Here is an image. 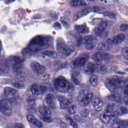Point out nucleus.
Returning a JSON list of instances; mask_svg holds the SVG:
<instances>
[{
  "label": "nucleus",
  "mask_w": 128,
  "mask_h": 128,
  "mask_svg": "<svg viewBox=\"0 0 128 128\" xmlns=\"http://www.w3.org/2000/svg\"><path fill=\"white\" fill-rule=\"evenodd\" d=\"M75 30L78 32L75 38L76 40V42L72 46L68 47V46L62 42V39H58L57 41V50L59 54H62L64 56H68L74 52V46L78 48L80 46H82L83 44H86V48L87 50H92L96 46V44L90 42L96 40V36H86L84 38H82V36L80 34H86L90 32V28L86 26V24H84L80 26H76L75 27Z\"/></svg>",
  "instance_id": "f257e3e1"
},
{
  "label": "nucleus",
  "mask_w": 128,
  "mask_h": 128,
  "mask_svg": "<svg viewBox=\"0 0 128 128\" xmlns=\"http://www.w3.org/2000/svg\"><path fill=\"white\" fill-rule=\"evenodd\" d=\"M105 86L111 92L122 88L121 92L124 96L114 92L111 96H108V99L109 100L116 102V104H122L124 102V99L128 98V83L126 87L122 88L120 78L118 76H114L112 78H107L105 80Z\"/></svg>",
  "instance_id": "f03ea898"
},
{
  "label": "nucleus",
  "mask_w": 128,
  "mask_h": 128,
  "mask_svg": "<svg viewBox=\"0 0 128 128\" xmlns=\"http://www.w3.org/2000/svg\"><path fill=\"white\" fill-rule=\"evenodd\" d=\"M125 38L126 36L124 34H120L114 36V38H108L104 44L102 43L98 44V50H99V52H96L92 56L94 60L96 61L97 66H100L102 60H112V56L110 54L104 52L101 53L100 52H104V50L107 52L112 44H118L122 42H124Z\"/></svg>",
  "instance_id": "7ed1b4c3"
},
{
  "label": "nucleus",
  "mask_w": 128,
  "mask_h": 128,
  "mask_svg": "<svg viewBox=\"0 0 128 128\" xmlns=\"http://www.w3.org/2000/svg\"><path fill=\"white\" fill-rule=\"evenodd\" d=\"M94 94L88 92L86 90L81 91L78 97V100L80 102V104L82 106H86L90 103L96 112H101L102 107L104 106V101L98 98H94L92 100Z\"/></svg>",
  "instance_id": "20e7f679"
},
{
  "label": "nucleus",
  "mask_w": 128,
  "mask_h": 128,
  "mask_svg": "<svg viewBox=\"0 0 128 128\" xmlns=\"http://www.w3.org/2000/svg\"><path fill=\"white\" fill-rule=\"evenodd\" d=\"M44 36H38L34 38L29 42L27 48L22 50L23 58L32 52H38L42 50L46 46V42H44Z\"/></svg>",
  "instance_id": "39448f33"
},
{
  "label": "nucleus",
  "mask_w": 128,
  "mask_h": 128,
  "mask_svg": "<svg viewBox=\"0 0 128 128\" xmlns=\"http://www.w3.org/2000/svg\"><path fill=\"white\" fill-rule=\"evenodd\" d=\"M88 56L84 54H80L76 60L72 61L70 64V66L72 69V80L74 84L78 86L82 82V76L80 73L74 70L75 68H78L79 66H84Z\"/></svg>",
  "instance_id": "423d86ee"
},
{
  "label": "nucleus",
  "mask_w": 128,
  "mask_h": 128,
  "mask_svg": "<svg viewBox=\"0 0 128 128\" xmlns=\"http://www.w3.org/2000/svg\"><path fill=\"white\" fill-rule=\"evenodd\" d=\"M53 86L58 92H68L71 96H74L76 94V90L72 84L62 76H60L52 81Z\"/></svg>",
  "instance_id": "0eeeda50"
},
{
  "label": "nucleus",
  "mask_w": 128,
  "mask_h": 128,
  "mask_svg": "<svg viewBox=\"0 0 128 128\" xmlns=\"http://www.w3.org/2000/svg\"><path fill=\"white\" fill-rule=\"evenodd\" d=\"M53 86L58 92H68L71 96H74L76 94V90L72 84L62 76H60L52 81Z\"/></svg>",
  "instance_id": "6e6552de"
},
{
  "label": "nucleus",
  "mask_w": 128,
  "mask_h": 128,
  "mask_svg": "<svg viewBox=\"0 0 128 128\" xmlns=\"http://www.w3.org/2000/svg\"><path fill=\"white\" fill-rule=\"evenodd\" d=\"M10 60L12 62V72L18 76H20V78H26V74L22 73V62H24V60H21L18 56H10Z\"/></svg>",
  "instance_id": "1a4fd4ad"
},
{
  "label": "nucleus",
  "mask_w": 128,
  "mask_h": 128,
  "mask_svg": "<svg viewBox=\"0 0 128 128\" xmlns=\"http://www.w3.org/2000/svg\"><path fill=\"white\" fill-rule=\"evenodd\" d=\"M18 99L16 98H11L8 100H3L0 101V112L5 114V116H12V109L10 108L8 105V102L12 106H20L18 103Z\"/></svg>",
  "instance_id": "9d476101"
},
{
  "label": "nucleus",
  "mask_w": 128,
  "mask_h": 128,
  "mask_svg": "<svg viewBox=\"0 0 128 128\" xmlns=\"http://www.w3.org/2000/svg\"><path fill=\"white\" fill-rule=\"evenodd\" d=\"M102 116L103 118V122L105 124H108L110 122L112 126H115L116 128H126L128 126V120H120L118 118L110 120V116L106 113L103 114L102 116H100V118H102Z\"/></svg>",
  "instance_id": "9b49d317"
},
{
  "label": "nucleus",
  "mask_w": 128,
  "mask_h": 128,
  "mask_svg": "<svg viewBox=\"0 0 128 128\" xmlns=\"http://www.w3.org/2000/svg\"><path fill=\"white\" fill-rule=\"evenodd\" d=\"M114 24L112 22H105L102 24L96 25L95 27L94 33L96 36H99L102 38H104L108 36V26L110 24Z\"/></svg>",
  "instance_id": "f8f14e48"
},
{
  "label": "nucleus",
  "mask_w": 128,
  "mask_h": 128,
  "mask_svg": "<svg viewBox=\"0 0 128 128\" xmlns=\"http://www.w3.org/2000/svg\"><path fill=\"white\" fill-rule=\"evenodd\" d=\"M46 86H40L38 89V86L34 84L30 86V88L32 94H35L36 96H38L40 92H46V90H48V92H54V90L52 88L50 84H46Z\"/></svg>",
  "instance_id": "ddd939ff"
},
{
  "label": "nucleus",
  "mask_w": 128,
  "mask_h": 128,
  "mask_svg": "<svg viewBox=\"0 0 128 128\" xmlns=\"http://www.w3.org/2000/svg\"><path fill=\"white\" fill-rule=\"evenodd\" d=\"M38 111L40 114L43 116V120L48 124L50 122H52L53 120L50 117L52 112L48 110V108L45 105H41L38 108Z\"/></svg>",
  "instance_id": "4468645a"
},
{
  "label": "nucleus",
  "mask_w": 128,
  "mask_h": 128,
  "mask_svg": "<svg viewBox=\"0 0 128 128\" xmlns=\"http://www.w3.org/2000/svg\"><path fill=\"white\" fill-rule=\"evenodd\" d=\"M44 100L49 108L56 110V103L54 102V94L50 93L46 94Z\"/></svg>",
  "instance_id": "2eb2a0df"
},
{
  "label": "nucleus",
  "mask_w": 128,
  "mask_h": 128,
  "mask_svg": "<svg viewBox=\"0 0 128 128\" xmlns=\"http://www.w3.org/2000/svg\"><path fill=\"white\" fill-rule=\"evenodd\" d=\"M27 103L29 104L28 108L29 112L34 114V112H38V109L36 108V103L32 96H30L28 98Z\"/></svg>",
  "instance_id": "dca6fc26"
},
{
  "label": "nucleus",
  "mask_w": 128,
  "mask_h": 128,
  "mask_svg": "<svg viewBox=\"0 0 128 128\" xmlns=\"http://www.w3.org/2000/svg\"><path fill=\"white\" fill-rule=\"evenodd\" d=\"M31 68L36 74H44L46 68L43 66H40V64L36 62H33L30 64Z\"/></svg>",
  "instance_id": "f3484780"
},
{
  "label": "nucleus",
  "mask_w": 128,
  "mask_h": 128,
  "mask_svg": "<svg viewBox=\"0 0 128 128\" xmlns=\"http://www.w3.org/2000/svg\"><path fill=\"white\" fill-rule=\"evenodd\" d=\"M120 110L114 111L111 114V116L113 118H118V116L120 114H128V108L126 107H121L120 108Z\"/></svg>",
  "instance_id": "a211bd4d"
},
{
  "label": "nucleus",
  "mask_w": 128,
  "mask_h": 128,
  "mask_svg": "<svg viewBox=\"0 0 128 128\" xmlns=\"http://www.w3.org/2000/svg\"><path fill=\"white\" fill-rule=\"evenodd\" d=\"M60 106L62 110H64L68 106V104L72 102V99H66L62 97L60 100Z\"/></svg>",
  "instance_id": "6ab92c4d"
},
{
  "label": "nucleus",
  "mask_w": 128,
  "mask_h": 128,
  "mask_svg": "<svg viewBox=\"0 0 128 128\" xmlns=\"http://www.w3.org/2000/svg\"><path fill=\"white\" fill-rule=\"evenodd\" d=\"M60 22H62L63 26H64L65 28L68 29L70 28L72 22L67 17H62L61 18H60Z\"/></svg>",
  "instance_id": "aec40b11"
},
{
  "label": "nucleus",
  "mask_w": 128,
  "mask_h": 128,
  "mask_svg": "<svg viewBox=\"0 0 128 128\" xmlns=\"http://www.w3.org/2000/svg\"><path fill=\"white\" fill-rule=\"evenodd\" d=\"M96 70V67H94V64L92 62H89L88 64L87 70H85L84 72L88 76H90V74L94 72V70Z\"/></svg>",
  "instance_id": "412c9836"
},
{
  "label": "nucleus",
  "mask_w": 128,
  "mask_h": 128,
  "mask_svg": "<svg viewBox=\"0 0 128 128\" xmlns=\"http://www.w3.org/2000/svg\"><path fill=\"white\" fill-rule=\"evenodd\" d=\"M13 86L16 88H24V83L20 78H16V82L13 84Z\"/></svg>",
  "instance_id": "4be33fe9"
},
{
  "label": "nucleus",
  "mask_w": 128,
  "mask_h": 128,
  "mask_svg": "<svg viewBox=\"0 0 128 128\" xmlns=\"http://www.w3.org/2000/svg\"><path fill=\"white\" fill-rule=\"evenodd\" d=\"M50 17L51 18V20H46L43 21L44 24H50L52 23V22H56V20H58V16H56V14H51L50 15Z\"/></svg>",
  "instance_id": "5701e85b"
},
{
  "label": "nucleus",
  "mask_w": 128,
  "mask_h": 128,
  "mask_svg": "<svg viewBox=\"0 0 128 128\" xmlns=\"http://www.w3.org/2000/svg\"><path fill=\"white\" fill-rule=\"evenodd\" d=\"M42 56H49L50 58H56L57 55L56 52H52L50 51H42L41 52Z\"/></svg>",
  "instance_id": "b1692460"
},
{
  "label": "nucleus",
  "mask_w": 128,
  "mask_h": 128,
  "mask_svg": "<svg viewBox=\"0 0 128 128\" xmlns=\"http://www.w3.org/2000/svg\"><path fill=\"white\" fill-rule=\"evenodd\" d=\"M89 80L92 86H96L98 80V76L96 75H92L89 78Z\"/></svg>",
  "instance_id": "393cba45"
},
{
  "label": "nucleus",
  "mask_w": 128,
  "mask_h": 128,
  "mask_svg": "<svg viewBox=\"0 0 128 128\" xmlns=\"http://www.w3.org/2000/svg\"><path fill=\"white\" fill-rule=\"evenodd\" d=\"M64 118L67 120H70V126H72L73 128H78V123L73 121L72 119L70 118V116L69 115H65Z\"/></svg>",
  "instance_id": "a878e982"
},
{
  "label": "nucleus",
  "mask_w": 128,
  "mask_h": 128,
  "mask_svg": "<svg viewBox=\"0 0 128 128\" xmlns=\"http://www.w3.org/2000/svg\"><path fill=\"white\" fill-rule=\"evenodd\" d=\"M114 104H110L108 105V106L106 107V112H108V114L110 112V116H111V118L110 117V120H114V118H112V114L114 112H112V111L114 110Z\"/></svg>",
  "instance_id": "bb28decb"
},
{
  "label": "nucleus",
  "mask_w": 128,
  "mask_h": 128,
  "mask_svg": "<svg viewBox=\"0 0 128 128\" xmlns=\"http://www.w3.org/2000/svg\"><path fill=\"white\" fill-rule=\"evenodd\" d=\"M68 112L70 114H76L78 112V108L76 105H72L70 107Z\"/></svg>",
  "instance_id": "cd10ccee"
},
{
  "label": "nucleus",
  "mask_w": 128,
  "mask_h": 128,
  "mask_svg": "<svg viewBox=\"0 0 128 128\" xmlns=\"http://www.w3.org/2000/svg\"><path fill=\"white\" fill-rule=\"evenodd\" d=\"M90 110L88 109H82L80 112V114L82 118H87L90 114Z\"/></svg>",
  "instance_id": "c85d7f7f"
},
{
  "label": "nucleus",
  "mask_w": 128,
  "mask_h": 128,
  "mask_svg": "<svg viewBox=\"0 0 128 128\" xmlns=\"http://www.w3.org/2000/svg\"><path fill=\"white\" fill-rule=\"evenodd\" d=\"M26 118L32 124H34V122L36 120V118L34 116L30 114L26 116Z\"/></svg>",
  "instance_id": "c756f323"
},
{
  "label": "nucleus",
  "mask_w": 128,
  "mask_h": 128,
  "mask_svg": "<svg viewBox=\"0 0 128 128\" xmlns=\"http://www.w3.org/2000/svg\"><path fill=\"white\" fill-rule=\"evenodd\" d=\"M92 12V10H90V8H89L88 9L85 8L82 10V11L80 12L81 14V16H86L88 14H90Z\"/></svg>",
  "instance_id": "7c9ffc66"
},
{
  "label": "nucleus",
  "mask_w": 128,
  "mask_h": 128,
  "mask_svg": "<svg viewBox=\"0 0 128 128\" xmlns=\"http://www.w3.org/2000/svg\"><path fill=\"white\" fill-rule=\"evenodd\" d=\"M12 91V88L7 87L4 88V96L10 95V92Z\"/></svg>",
  "instance_id": "2f4dec72"
},
{
  "label": "nucleus",
  "mask_w": 128,
  "mask_h": 128,
  "mask_svg": "<svg viewBox=\"0 0 128 128\" xmlns=\"http://www.w3.org/2000/svg\"><path fill=\"white\" fill-rule=\"evenodd\" d=\"M33 124H34V126H38V128H42V126H44L42 125V123L38 120L35 121Z\"/></svg>",
  "instance_id": "473e14b6"
},
{
  "label": "nucleus",
  "mask_w": 128,
  "mask_h": 128,
  "mask_svg": "<svg viewBox=\"0 0 128 128\" xmlns=\"http://www.w3.org/2000/svg\"><path fill=\"white\" fill-rule=\"evenodd\" d=\"M120 29L122 32H126L128 30V24H122L120 26Z\"/></svg>",
  "instance_id": "72a5a7b5"
},
{
  "label": "nucleus",
  "mask_w": 128,
  "mask_h": 128,
  "mask_svg": "<svg viewBox=\"0 0 128 128\" xmlns=\"http://www.w3.org/2000/svg\"><path fill=\"white\" fill-rule=\"evenodd\" d=\"M108 70V67L106 66H102L100 68V72L102 74H104V72H106Z\"/></svg>",
  "instance_id": "f704fd0d"
},
{
  "label": "nucleus",
  "mask_w": 128,
  "mask_h": 128,
  "mask_svg": "<svg viewBox=\"0 0 128 128\" xmlns=\"http://www.w3.org/2000/svg\"><path fill=\"white\" fill-rule=\"evenodd\" d=\"M70 6L72 8H76L78 6L76 0H72L70 2Z\"/></svg>",
  "instance_id": "c9c22d12"
},
{
  "label": "nucleus",
  "mask_w": 128,
  "mask_h": 128,
  "mask_svg": "<svg viewBox=\"0 0 128 128\" xmlns=\"http://www.w3.org/2000/svg\"><path fill=\"white\" fill-rule=\"evenodd\" d=\"M77 6H86L84 4V0H76Z\"/></svg>",
  "instance_id": "e433bc0d"
},
{
  "label": "nucleus",
  "mask_w": 128,
  "mask_h": 128,
  "mask_svg": "<svg viewBox=\"0 0 128 128\" xmlns=\"http://www.w3.org/2000/svg\"><path fill=\"white\" fill-rule=\"evenodd\" d=\"M68 66V62H66L64 64H62L61 67L59 66V70H62V68H66Z\"/></svg>",
  "instance_id": "4c0bfd02"
},
{
  "label": "nucleus",
  "mask_w": 128,
  "mask_h": 128,
  "mask_svg": "<svg viewBox=\"0 0 128 128\" xmlns=\"http://www.w3.org/2000/svg\"><path fill=\"white\" fill-rule=\"evenodd\" d=\"M101 10L100 8L98 6H94L92 9V11L93 12H100Z\"/></svg>",
  "instance_id": "58836bf2"
},
{
  "label": "nucleus",
  "mask_w": 128,
  "mask_h": 128,
  "mask_svg": "<svg viewBox=\"0 0 128 128\" xmlns=\"http://www.w3.org/2000/svg\"><path fill=\"white\" fill-rule=\"evenodd\" d=\"M80 17H82V15L80 14V12H78L74 15V20H79Z\"/></svg>",
  "instance_id": "ea45409f"
},
{
  "label": "nucleus",
  "mask_w": 128,
  "mask_h": 128,
  "mask_svg": "<svg viewBox=\"0 0 128 128\" xmlns=\"http://www.w3.org/2000/svg\"><path fill=\"white\" fill-rule=\"evenodd\" d=\"M54 28L58 30H60L62 28V25L60 23L56 22L54 24Z\"/></svg>",
  "instance_id": "a19ab883"
},
{
  "label": "nucleus",
  "mask_w": 128,
  "mask_h": 128,
  "mask_svg": "<svg viewBox=\"0 0 128 128\" xmlns=\"http://www.w3.org/2000/svg\"><path fill=\"white\" fill-rule=\"evenodd\" d=\"M108 16L111 20H114V18H116V14H113V13H109V14L108 15Z\"/></svg>",
  "instance_id": "79ce46f5"
},
{
  "label": "nucleus",
  "mask_w": 128,
  "mask_h": 128,
  "mask_svg": "<svg viewBox=\"0 0 128 128\" xmlns=\"http://www.w3.org/2000/svg\"><path fill=\"white\" fill-rule=\"evenodd\" d=\"M16 94V90L11 88V91L10 92V96H14Z\"/></svg>",
  "instance_id": "37998d69"
},
{
  "label": "nucleus",
  "mask_w": 128,
  "mask_h": 128,
  "mask_svg": "<svg viewBox=\"0 0 128 128\" xmlns=\"http://www.w3.org/2000/svg\"><path fill=\"white\" fill-rule=\"evenodd\" d=\"M16 128H24V125L20 123H17L15 126Z\"/></svg>",
  "instance_id": "c03bdc74"
},
{
  "label": "nucleus",
  "mask_w": 128,
  "mask_h": 128,
  "mask_svg": "<svg viewBox=\"0 0 128 128\" xmlns=\"http://www.w3.org/2000/svg\"><path fill=\"white\" fill-rule=\"evenodd\" d=\"M92 22H93V24H100V19H98V18H94L92 20Z\"/></svg>",
  "instance_id": "a18cd8bd"
},
{
  "label": "nucleus",
  "mask_w": 128,
  "mask_h": 128,
  "mask_svg": "<svg viewBox=\"0 0 128 128\" xmlns=\"http://www.w3.org/2000/svg\"><path fill=\"white\" fill-rule=\"evenodd\" d=\"M124 50H126V52H125V54L126 55V56H124L128 60V48H125Z\"/></svg>",
  "instance_id": "49530a36"
},
{
  "label": "nucleus",
  "mask_w": 128,
  "mask_h": 128,
  "mask_svg": "<svg viewBox=\"0 0 128 128\" xmlns=\"http://www.w3.org/2000/svg\"><path fill=\"white\" fill-rule=\"evenodd\" d=\"M74 118L76 122H80V118L78 116H74Z\"/></svg>",
  "instance_id": "de8ad7c7"
},
{
  "label": "nucleus",
  "mask_w": 128,
  "mask_h": 128,
  "mask_svg": "<svg viewBox=\"0 0 128 128\" xmlns=\"http://www.w3.org/2000/svg\"><path fill=\"white\" fill-rule=\"evenodd\" d=\"M60 126L61 128H66V124L64 122H62V123H60Z\"/></svg>",
  "instance_id": "09e8293b"
},
{
  "label": "nucleus",
  "mask_w": 128,
  "mask_h": 128,
  "mask_svg": "<svg viewBox=\"0 0 128 128\" xmlns=\"http://www.w3.org/2000/svg\"><path fill=\"white\" fill-rule=\"evenodd\" d=\"M116 72V74H121V76H126V72Z\"/></svg>",
  "instance_id": "8fccbe9b"
},
{
  "label": "nucleus",
  "mask_w": 128,
  "mask_h": 128,
  "mask_svg": "<svg viewBox=\"0 0 128 128\" xmlns=\"http://www.w3.org/2000/svg\"><path fill=\"white\" fill-rule=\"evenodd\" d=\"M110 13L108 11L104 12L103 14L104 16H108Z\"/></svg>",
  "instance_id": "3c124183"
},
{
  "label": "nucleus",
  "mask_w": 128,
  "mask_h": 128,
  "mask_svg": "<svg viewBox=\"0 0 128 128\" xmlns=\"http://www.w3.org/2000/svg\"><path fill=\"white\" fill-rule=\"evenodd\" d=\"M112 70H118V66H114L112 67Z\"/></svg>",
  "instance_id": "603ef678"
},
{
  "label": "nucleus",
  "mask_w": 128,
  "mask_h": 128,
  "mask_svg": "<svg viewBox=\"0 0 128 128\" xmlns=\"http://www.w3.org/2000/svg\"><path fill=\"white\" fill-rule=\"evenodd\" d=\"M62 64L60 62L58 63V68L60 70V68H62Z\"/></svg>",
  "instance_id": "864d4df0"
},
{
  "label": "nucleus",
  "mask_w": 128,
  "mask_h": 128,
  "mask_svg": "<svg viewBox=\"0 0 128 128\" xmlns=\"http://www.w3.org/2000/svg\"><path fill=\"white\" fill-rule=\"evenodd\" d=\"M80 86V88H86V85H84V84H81Z\"/></svg>",
  "instance_id": "5fc2aeb1"
},
{
  "label": "nucleus",
  "mask_w": 128,
  "mask_h": 128,
  "mask_svg": "<svg viewBox=\"0 0 128 128\" xmlns=\"http://www.w3.org/2000/svg\"><path fill=\"white\" fill-rule=\"evenodd\" d=\"M124 104H125L126 106H128V100H126L125 101Z\"/></svg>",
  "instance_id": "6e6d98bb"
},
{
  "label": "nucleus",
  "mask_w": 128,
  "mask_h": 128,
  "mask_svg": "<svg viewBox=\"0 0 128 128\" xmlns=\"http://www.w3.org/2000/svg\"><path fill=\"white\" fill-rule=\"evenodd\" d=\"M2 50V42L0 41V52Z\"/></svg>",
  "instance_id": "4d7b16f0"
},
{
  "label": "nucleus",
  "mask_w": 128,
  "mask_h": 128,
  "mask_svg": "<svg viewBox=\"0 0 128 128\" xmlns=\"http://www.w3.org/2000/svg\"><path fill=\"white\" fill-rule=\"evenodd\" d=\"M100 2H105V4H106L107 2L106 0H100Z\"/></svg>",
  "instance_id": "13d9d810"
},
{
  "label": "nucleus",
  "mask_w": 128,
  "mask_h": 128,
  "mask_svg": "<svg viewBox=\"0 0 128 128\" xmlns=\"http://www.w3.org/2000/svg\"><path fill=\"white\" fill-rule=\"evenodd\" d=\"M89 0V2H94V0Z\"/></svg>",
  "instance_id": "bf43d9fd"
},
{
  "label": "nucleus",
  "mask_w": 128,
  "mask_h": 128,
  "mask_svg": "<svg viewBox=\"0 0 128 128\" xmlns=\"http://www.w3.org/2000/svg\"><path fill=\"white\" fill-rule=\"evenodd\" d=\"M70 44H72V45H74V44H72V42H70Z\"/></svg>",
  "instance_id": "052dcab7"
},
{
  "label": "nucleus",
  "mask_w": 128,
  "mask_h": 128,
  "mask_svg": "<svg viewBox=\"0 0 128 128\" xmlns=\"http://www.w3.org/2000/svg\"><path fill=\"white\" fill-rule=\"evenodd\" d=\"M46 76H48V75H46Z\"/></svg>",
  "instance_id": "680f3d73"
}]
</instances>
